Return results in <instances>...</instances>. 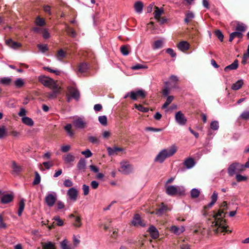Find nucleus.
I'll use <instances>...</instances> for the list:
<instances>
[{
  "mask_svg": "<svg viewBox=\"0 0 249 249\" xmlns=\"http://www.w3.org/2000/svg\"><path fill=\"white\" fill-rule=\"evenodd\" d=\"M98 120L100 123L104 126H106L107 124V118L105 115L99 116Z\"/></svg>",
  "mask_w": 249,
  "mask_h": 249,
  "instance_id": "obj_40",
  "label": "nucleus"
},
{
  "mask_svg": "<svg viewBox=\"0 0 249 249\" xmlns=\"http://www.w3.org/2000/svg\"><path fill=\"white\" fill-rule=\"evenodd\" d=\"M53 219L56 222V225L58 226H62L63 225V221L60 219L59 216H55Z\"/></svg>",
  "mask_w": 249,
  "mask_h": 249,
  "instance_id": "obj_53",
  "label": "nucleus"
},
{
  "mask_svg": "<svg viewBox=\"0 0 249 249\" xmlns=\"http://www.w3.org/2000/svg\"><path fill=\"white\" fill-rule=\"evenodd\" d=\"M14 199V195L12 194L4 195L1 198V202L3 204H7L12 202Z\"/></svg>",
  "mask_w": 249,
  "mask_h": 249,
  "instance_id": "obj_18",
  "label": "nucleus"
},
{
  "mask_svg": "<svg viewBox=\"0 0 249 249\" xmlns=\"http://www.w3.org/2000/svg\"><path fill=\"white\" fill-rule=\"evenodd\" d=\"M88 140L92 143H99V141L97 138L93 136H89L88 138Z\"/></svg>",
  "mask_w": 249,
  "mask_h": 249,
  "instance_id": "obj_55",
  "label": "nucleus"
},
{
  "mask_svg": "<svg viewBox=\"0 0 249 249\" xmlns=\"http://www.w3.org/2000/svg\"><path fill=\"white\" fill-rule=\"evenodd\" d=\"M89 69V64L85 62L80 63L78 66V71L80 73L86 72Z\"/></svg>",
  "mask_w": 249,
  "mask_h": 249,
  "instance_id": "obj_16",
  "label": "nucleus"
},
{
  "mask_svg": "<svg viewBox=\"0 0 249 249\" xmlns=\"http://www.w3.org/2000/svg\"><path fill=\"white\" fill-rule=\"evenodd\" d=\"M22 122L23 124L28 126H33L34 125V121L33 120L28 117H23L21 119Z\"/></svg>",
  "mask_w": 249,
  "mask_h": 249,
  "instance_id": "obj_30",
  "label": "nucleus"
},
{
  "mask_svg": "<svg viewBox=\"0 0 249 249\" xmlns=\"http://www.w3.org/2000/svg\"><path fill=\"white\" fill-rule=\"evenodd\" d=\"M235 178L237 182L246 181L248 179V178L246 176H244L240 174H237Z\"/></svg>",
  "mask_w": 249,
  "mask_h": 249,
  "instance_id": "obj_51",
  "label": "nucleus"
},
{
  "mask_svg": "<svg viewBox=\"0 0 249 249\" xmlns=\"http://www.w3.org/2000/svg\"><path fill=\"white\" fill-rule=\"evenodd\" d=\"M81 154L82 155H85L86 158L90 157L92 155V153L89 149H87L86 150H85L84 151H82L81 152Z\"/></svg>",
  "mask_w": 249,
  "mask_h": 249,
  "instance_id": "obj_61",
  "label": "nucleus"
},
{
  "mask_svg": "<svg viewBox=\"0 0 249 249\" xmlns=\"http://www.w3.org/2000/svg\"><path fill=\"white\" fill-rule=\"evenodd\" d=\"M36 23L37 26H43L45 25V21L44 18L38 16L36 18Z\"/></svg>",
  "mask_w": 249,
  "mask_h": 249,
  "instance_id": "obj_37",
  "label": "nucleus"
},
{
  "mask_svg": "<svg viewBox=\"0 0 249 249\" xmlns=\"http://www.w3.org/2000/svg\"><path fill=\"white\" fill-rule=\"evenodd\" d=\"M82 225L81 218L80 216H77L75 218V222L73 223V225L76 227H80Z\"/></svg>",
  "mask_w": 249,
  "mask_h": 249,
  "instance_id": "obj_48",
  "label": "nucleus"
},
{
  "mask_svg": "<svg viewBox=\"0 0 249 249\" xmlns=\"http://www.w3.org/2000/svg\"><path fill=\"white\" fill-rule=\"evenodd\" d=\"M73 124L78 128H84L86 126V123L81 118H78L73 121Z\"/></svg>",
  "mask_w": 249,
  "mask_h": 249,
  "instance_id": "obj_21",
  "label": "nucleus"
},
{
  "mask_svg": "<svg viewBox=\"0 0 249 249\" xmlns=\"http://www.w3.org/2000/svg\"><path fill=\"white\" fill-rule=\"evenodd\" d=\"M166 52L170 54L172 57H174L176 56V53L171 48H168L166 50Z\"/></svg>",
  "mask_w": 249,
  "mask_h": 249,
  "instance_id": "obj_64",
  "label": "nucleus"
},
{
  "mask_svg": "<svg viewBox=\"0 0 249 249\" xmlns=\"http://www.w3.org/2000/svg\"><path fill=\"white\" fill-rule=\"evenodd\" d=\"M154 18L158 21L160 20L161 15L163 13V9H160L157 6H155Z\"/></svg>",
  "mask_w": 249,
  "mask_h": 249,
  "instance_id": "obj_28",
  "label": "nucleus"
},
{
  "mask_svg": "<svg viewBox=\"0 0 249 249\" xmlns=\"http://www.w3.org/2000/svg\"><path fill=\"white\" fill-rule=\"evenodd\" d=\"M175 119L176 122L181 125H185L187 123V119L181 111H179L176 113Z\"/></svg>",
  "mask_w": 249,
  "mask_h": 249,
  "instance_id": "obj_10",
  "label": "nucleus"
},
{
  "mask_svg": "<svg viewBox=\"0 0 249 249\" xmlns=\"http://www.w3.org/2000/svg\"><path fill=\"white\" fill-rule=\"evenodd\" d=\"M38 81L44 86L51 89H55L58 88V85L52 78L44 75L38 77Z\"/></svg>",
  "mask_w": 249,
  "mask_h": 249,
  "instance_id": "obj_3",
  "label": "nucleus"
},
{
  "mask_svg": "<svg viewBox=\"0 0 249 249\" xmlns=\"http://www.w3.org/2000/svg\"><path fill=\"white\" fill-rule=\"evenodd\" d=\"M215 233H218L219 232H227L231 233V231L227 229V227L225 226V223L223 225L218 226L216 229L213 230Z\"/></svg>",
  "mask_w": 249,
  "mask_h": 249,
  "instance_id": "obj_22",
  "label": "nucleus"
},
{
  "mask_svg": "<svg viewBox=\"0 0 249 249\" xmlns=\"http://www.w3.org/2000/svg\"><path fill=\"white\" fill-rule=\"evenodd\" d=\"M63 184L66 187H70L73 186V182L69 179H65L64 181Z\"/></svg>",
  "mask_w": 249,
  "mask_h": 249,
  "instance_id": "obj_57",
  "label": "nucleus"
},
{
  "mask_svg": "<svg viewBox=\"0 0 249 249\" xmlns=\"http://www.w3.org/2000/svg\"><path fill=\"white\" fill-rule=\"evenodd\" d=\"M238 66V61L237 59H235L232 64L226 66L224 68V71L226 72H228L230 70H236L237 69Z\"/></svg>",
  "mask_w": 249,
  "mask_h": 249,
  "instance_id": "obj_23",
  "label": "nucleus"
},
{
  "mask_svg": "<svg viewBox=\"0 0 249 249\" xmlns=\"http://www.w3.org/2000/svg\"><path fill=\"white\" fill-rule=\"evenodd\" d=\"M214 33L215 36L219 39L221 42L223 41L224 35L220 30H216Z\"/></svg>",
  "mask_w": 249,
  "mask_h": 249,
  "instance_id": "obj_42",
  "label": "nucleus"
},
{
  "mask_svg": "<svg viewBox=\"0 0 249 249\" xmlns=\"http://www.w3.org/2000/svg\"><path fill=\"white\" fill-rule=\"evenodd\" d=\"M166 193L171 196H174L178 194L183 195L185 194V190L182 187L170 185L166 187Z\"/></svg>",
  "mask_w": 249,
  "mask_h": 249,
  "instance_id": "obj_5",
  "label": "nucleus"
},
{
  "mask_svg": "<svg viewBox=\"0 0 249 249\" xmlns=\"http://www.w3.org/2000/svg\"><path fill=\"white\" fill-rule=\"evenodd\" d=\"M213 221H212V226L217 227L218 226L223 225V224L226 223L224 218L226 213L224 212L223 210L220 209L217 213L214 211H213Z\"/></svg>",
  "mask_w": 249,
  "mask_h": 249,
  "instance_id": "obj_2",
  "label": "nucleus"
},
{
  "mask_svg": "<svg viewBox=\"0 0 249 249\" xmlns=\"http://www.w3.org/2000/svg\"><path fill=\"white\" fill-rule=\"evenodd\" d=\"M82 189L84 192V195L87 196L89 193V186L86 184H84L82 186Z\"/></svg>",
  "mask_w": 249,
  "mask_h": 249,
  "instance_id": "obj_63",
  "label": "nucleus"
},
{
  "mask_svg": "<svg viewBox=\"0 0 249 249\" xmlns=\"http://www.w3.org/2000/svg\"><path fill=\"white\" fill-rule=\"evenodd\" d=\"M194 15L191 12H189L185 15V18L184 19V21L186 23H188L190 22L192 19L194 18Z\"/></svg>",
  "mask_w": 249,
  "mask_h": 249,
  "instance_id": "obj_38",
  "label": "nucleus"
},
{
  "mask_svg": "<svg viewBox=\"0 0 249 249\" xmlns=\"http://www.w3.org/2000/svg\"><path fill=\"white\" fill-rule=\"evenodd\" d=\"M218 198V194L217 193L214 191L212 196H211V202L209 203L208 205H205L203 207V215L205 214V211L211 208L214 203L216 202Z\"/></svg>",
  "mask_w": 249,
  "mask_h": 249,
  "instance_id": "obj_11",
  "label": "nucleus"
},
{
  "mask_svg": "<svg viewBox=\"0 0 249 249\" xmlns=\"http://www.w3.org/2000/svg\"><path fill=\"white\" fill-rule=\"evenodd\" d=\"M241 38L242 34L239 32H234L231 33L230 35L229 41L231 42L235 37Z\"/></svg>",
  "mask_w": 249,
  "mask_h": 249,
  "instance_id": "obj_34",
  "label": "nucleus"
},
{
  "mask_svg": "<svg viewBox=\"0 0 249 249\" xmlns=\"http://www.w3.org/2000/svg\"><path fill=\"white\" fill-rule=\"evenodd\" d=\"M75 157L71 153H69L63 156V159L66 163H70L75 160Z\"/></svg>",
  "mask_w": 249,
  "mask_h": 249,
  "instance_id": "obj_27",
  "label": "nucleus"
},
{
  "mask_svg": "<svg viewBox=\"0 0 249 249\" xmlns=\"http://www.w3.org/2000/svg\"><path fill=\"white\" fill-rule=\"evenodd\" d=\"M25 207V202H24V199L23 198H22L20 199L19 202V207L18 209V216H20L24 210Z\"/></svg>",
  "mask_w": 249,
  "mask_h": 249,
  "instance_id": "obj_31",
  "label": "nucleus"
},
{
  "mask_svg": "<svg viewBox=\"0 0 249 249\" xmlns=\"http://www.w3.org/2000/svg\"><path fill=\"white\" fill-rule=\"evenodd\" d=\"M66 31L67 34L71 37H73L76 36V33L72 28H68Z\"/></svg>",
  "mask_w": 249,
  "mask_h": 249,
  "instance_id": "obj_54",
  "label": "nucleus"
},
{
  "mask_svg": "<svg viewBox=\"0 0 249 249\" xmlns=\"http://www.w3.org/2000/svg\"><path fill=\"white\" fill-rule=\"evenodd\" d=\"M240 118L243 120H247L249 119V111H244L240 115Z\"/></svg>",
  "mask_w": 249,
  "mask_h": 249,
  "instance_id": "obj_56",
  "label": "nucleus"
},
{
  "mask_svg": "<svg viewBox=\"0 0 249 249\" xmlns=\"http://www.w3.org/2000/svg\"><path fill=\"white\" fill-rule=\"evenodd\" d=\"M243 84V80H242V79L239 80L235 83L233 84L232 85L231 89L233 90H238L242 87Z\"/></svg>",
  "mask_w": 249,
  "mask_h": 249,
  "instance_id": "obj_32",
  "label": "nucleus"
},
{
  "mask_svg": "<svg viewBox=\"0 0 249 249\" xmlns=\"http://www.w3.org/2000/svg\"><path fill=\"white\" fill-rule=\"evenodd\" d=\"M133 167L127 161H122L120 162V167L119 171L125 175H128L131 173Z\"/></svg>",
  "mask_w": 249,
  "mask_h": 249,
  "instance_id": "obj_6",
  "label": "nucleus"
},
{
  "mask_svg": "<svg viewBox=\"0 0 249 249\" xmlns=\"http://www.w3.org/2000/svg\"><path fill=\"white\" fill-rule=\"evenodd\" d=\"M120 51L124 55H127L129 54V51L127 46H122L120 48Z\"/></svg>",
  "mask_w": 249,
  "mask_h": 249,
  "instance_id": "obj_52",
  "label": "nucleus"
},
{
  "mask_svg": "<svg viewBox=\"0 0 249 249\" xmlns=\"http://www.w3.org/2000/svg\"><path fill=\"white\" fill-rule=\"evenodd\" d=\"M15 85L16 86V87L20 88L24 86V82L22 79L18 78L15 81Z\"/></svg>",
  "mask_w": 249,
  "mask_h": 249,
  "instance_id": "obj_46",
  "label": "nucleus"
},
{
  "mask_svg": "<svg viewBox=\"0 0 249 249\" xmlns=\"http://www.w3.org/2000/svg\"><path fill=\"white\" fill-rule=\"evenodd\" d=\"M107 149L109 156H112L115 154H117L118 152L122 151L123 150L122 148L118 147H108L107 148Z\"/></svg>",
  "mask_w": 249,
  "mask_h": 249,
  "instance_id": "obj_20",
  "label": "nucleus"
},
{
  "mask_svg": "<svg viewBox=\"0 0 249 249\" xmlns=\"http://www.w3.org/2000/svg\"><path fill=\"white\" fill-rule=\"evenodd\" d=\"M161 206L157 208L155 211L151 213V214H155L158 216L161 215L167 211L168 208L166 206L164 205L163 203L161 204Z\"/></svg>",
  "mask_w": 249,
  "mask_h": 249,
  "instance_id": "obj_12",
  "label": "nucleus"
},
{
  "mask_svg": "<svg viewBox=\"0 0 249 249\" xmlns=\"http://www.w3.org/2000/svg\"><path fill=\"white\" fill-rule=\"evenodd\" d=\"M56 197L52 194H48L45 198V202L49 207H52L56 201Z\"/></svg>",
  "mask_w": 249,
  "mask_h": 249,
  "instance_id": "obj_14",
  "label": "nucleus"
},
{
  "mask_svg": "<svg viewBox=\"0 0 249 249\" xmlns=\"http://www.w3.org/2000/svg\"><path fill=\"white\" fill-rule=\"evenodd\" d=\"M7 227L6 224L3 221V216L0 214V229H5Z\"/></svg>",
  "mask_w": 249,
  "mask_h": 249,
  "instance_id": "obj_58",
  "label": "nucleus"
},
{
  "mask_svg": "<svg viewBox=\"0 0 249 249\" xmlns=\"http://www.w3.org/2000/svg\"><path fill=\"white\" fill-rule=\"evenodd\" d=\"M41 180V177L39 173L37 171L35 172V178L33 182L34 185H38L40 183Z\"/></svg>",
  "mask_w": 249,
  "mask_h": 249,
  "instance_id": "obj_35",
  "label": "nucleus"
},
{
  "mask_svg": "<svg viewBox=\"0 0 249 249\" xmlns=\"http://www.w3.org/2000/svg\"><path fill=\"white\" fill-rule=\"evenodd\" d=\"M243 164L239 162H234L231 164L228 168V173L230 176H233L235 174L245 171Z\"/></svg>",
  "mask_w": 249,
  "mask_h": 249,
  "instance_id": "obj_4",
  "label": "nucleus"
},
{
  "mask_svg": "<svg viewBox=\"0 0 249 249\" xmlns=\"http://www.w3.org/2000/svg\"><path fill=\"white\" fill-rule=\"evenodd\" d=\"M247 29V26L243 23H238L236 26V30L239 32H244Z\"/></svg>",
  "mask_w": 249,
  "mask_h": 249,
  "instance_id": "obj_39",
  "label": "nucleus"
},
{
  "mask_svg": "<svg viewBox=\"0 0 249 249\" xmlns=\"http://www.w3.org/2000/svg\"><path fill=\"white\" fill-rule=\"evenodd\" d=\"M178 148L175 145H172L171 147L162 150L156 156L155 161L162 163L167 158L174 155L177 151Z\"/></svg>",
  "mask_w": 249,
  "mask_h": 249,
  "instance_id": "obj_1",
  "label": "nucleus"
},
{
  "mask_svg": "<svg viewBox=\"0 0 249 249\" xmlns=\"http://www.w3.org/2000/svg\"><path fill=\"white\" fill-rule=\"evenodd\" d=\"M5 43L6 45L13 49H18L21 46V43L16 42L11 38L6 40Z\"/></svg>",
  "mask_w": 249,
  "mask_h": 249,
  "instance_id": "obj_15",
  "label": "nucleus"
},
{
  "mask_svg": "<svg viewBox=\"0 0 249 249\" xmlns=\"http://www.w3.org/2000/svg\"><path fill=\"white\" fill-rule=\"evenodd\" d=\"M147 231L149 233L151 237L154 239H157L159 237V232L158 230L153 225L150 226L149 227Z\"/></svg>",
  "mask_w": 249,
  "mask_h": 249,
  "instance_id": "obj_13",
  "label": "nucleus"
},
{
  "mask_svg": "<svg viewBox=\"0 0 249 249\" xmlns=\"http://www.w3.org/2000/svg\"><path fill=\"white\" fill-rule=\"evenodd\" d=\"M170 231L174 234H179V228L176 226H172L171 227Z\"/></svg>",
  "mask_w": 249,
  "mask_h": 249,
  "instance_id": "obj_60",
  "label": "nucleus"
},
{
  "mask_svg": "<svg viewBox=\"0 0 249 249\" xmlns=\"http://www.w3.org/2000/svg\"><path fill=\"white\" fill-rule=\"evenodd\" d=\"M67 90V94H69L70 96L75 100L78 101L79 100L80 98V92L76 88L69 86L68 87Z\"/></svg>",
  "mask_w": 249,
  "mask_h": 249,
  "instance_id": "obj_9",
  "label": "nucleus"
},
{
  "mask_svg": "<svg viewBox=\"0 0 249 249\" xmlns=\"http://www.w3.org/2000/svg\"><path fill=\"white\" fill-rule=\"evenodd\" d=\"M183 163L187 168L190 169L195 165V162L193 159L189 158L187 159Z\"/></svg>",
  "mask_w": 249,
  "mask_h": 249,
  "instance_id": "obj_25",
  "label": "nucleus"
},
{
  "mask_svg": "<svg viewBox=\"0 0 249 249\" xmlns=\"http://www.w3.org/2000/svg\"><path fill=\"white\" fill-rule=\"evenodd\" d=\"M8 135L4 126H0V139L3 138L4 136Z\"/></svg>",
  "mask_w": 249,
  "mask_h": 249,
  "instance_id": "obj_36",
  "label": "nucleus"
},
{
  "mask_svg": "<svg viewBox=\"0 0 249 249\" xmlns=\"http://www.w3.org/2000/svg\"><path fill=\"white\" fill-rule=\"evenodd\" d=\"M66 53L62 49L60 50L56 54V56L58 60H61L66 56Z\"/></svg>",
  "mask_w": 249,
  "mask_h": 249,
  "instance_id": "obj_45",
  "label": "nucleus"
},
{
  "mask_svg": "<svg viewBox=\"0 0 249 249\" xmlns=\"http://www.w3.org/2000/svg\"><path fill=\"white\" fill-rule=\"evenodd\" d=\"M177 47L178 49L180 51L185 52L189 49L190 45L188 42L185 41H182L178 44Z\"/></svg>",
  "mask_w": 249,
  "mask_h": 249,
  "instance_id": "obj_19",
  "label": "nucleus"
},
{
  "mask_svg": "<svg viewBox=\"0 0 249 249\" xmlns=\"http://www.w3.org/2000/svg\"><path fill=\"white\" fill-rule=\"evenodd\" d=\"M53 92L48 93V97L49 98H55L56 97V94L60 92V87L58 86V88L55 89H52Z\"/></svg>",
  "mask_w": 249,
  "mask_h": 249,
  "instance_id": "obj_33",
  "label": "nucleus"
},
{
  "mask_svg": "<svg viewBox=\"0 0 249 249\" xmlns=\"http://www.w3.org/2000/svg\"><path fill=\"white\" fill-rule=\"evenodd\" d=\"M54 245L51 242L42 244V249H54Z\"/></svg>",
  "mask_w": 249,
  "mask_h": 249,
  "instance_id": "obj_41",
  "label": "nucleus"
},
{
  "mask_svg": "<svg viewBox=\"0 0 249 249\" xmlns=\"http://www.w3.org/2000/svg\"><path fill=\"white\" fill-rule=\"evenodd\" d=\"M210 128L211 129L213 130H216L219 128L218 123L216 121H214L211 122L210 124Z\"/></svg>",
  "mask_w": 249,
  "mask_h": 249,
  "instance_id": "obj_49",
  "label": "nucleus"
},
{
  "mask_svg": "<svg viewBox=\"0 0 249 249\" xmlns=\"http://www.w3.org/2000/svg\"><path fill=\"white\" fill-rule=\"evenodd\" d=\"M132 224L134 226H143L144 225L142 223V221L141 220V217L139 214H136L134 216L133 220L132 221Z\"/></svg>",
  "mask_w": 249,
  "mask_h": 249,
  "instance_id": "obj_26",
  "label": "nucleus"
},
{
  "mask_svg": "<svg viewBox=\"0 0 249 249\" xmlns=\"http://www.w3.org/2000/svg\"><path fill=\"white\" fill-rule=\"evenodd\" d=\"M77 167L79 170L84 171L86 168L85 160L83 158H81L77 163Z\"/></svg>",
  "mask_w": 249,
  "mask_h": 249,
  "instance_id": "obj_29",
  "label": "nucleus"
},
{
  "mask_svg": "<svg viewBox=\"0 0 249 249\" xmlns=\"http://www.w3.org/2000/svg\"><path fill=\"white\" fill-rule=\"evenodd\" d=\"M38 49L43 53H45L48 50L47 47L46 45L38 44Z\"/></svg>",
  "mask_w": 249,
  "mask_h": 249,
  "instance_id": "obj_62",
  "label": "nucleus"
},
{
  "mask_svg": "<svg viewBox=\"0 0 249 249\" xmlns=\"http://www.w3.org/2000/svg\"><path fill=\"white\" fill-rule=\"evenodd\" d=\"M65 129L69 134L70 136H72L73 135V132L71 130V124H68L65 126Z\"/></svg>",
  "mask_w": 249,
  "mask_h": 249,
  "instance_id": "obj_50",
  "label": "nucleus"
},
{
  "mask_svg": "<svg viewBox=\"0 0 249 249\" xmlns=\"http://www.w3.org/2000/svg\"><path fill=\"white\" fill-rule=\"evenodd\" d=\"M134 7L137 13L141 14L142 13L143 8V3L141 1H138L134 3Z\"/></svg>",
  "mask_w": 249,
  "mask_h": 249,
  "instance_id": "obj_24",
  "label": "nucleus"
},
{
  "mask_svg": "<svg viewBox=\"0 0 249 249\" xmlns=\"http://www.w3.org/2000/svg\"><path fill=\"white\" fill-rule=\"evenodd\" d=\"M146 96V92L145 91L140 89L136 92L132 91L130 93V98L133 100H136L138 98L144 99Z\"/></svg>",
  "mask_w": 249,
  "mask_h": 249,
  "instance_id": "obj_8",
  "label": "nucleus"
},
{
  "mask_svg": "<svg viewBox=\"0 0 249 249\" xmlns=\"http://www.w3.org/2000/svg\"><path fill=\"white\" fill-rule=\"evenodd\" d=\"M162 46V41L160 40H158L154 43V48L159 49Z\"/></svg>",
  "mask_w": 249,
  "mask_h": 249,
  "instance_id": "obj_59",
  "label": "nucleus"
},
{
  "mask_svg": "<svg viewBox=\"0 0 249 249\" xmlns=\"http://www.w3.org/2000/svg\"><path fill=\"white\" fill-rule=\"evenodd\" d=\"M12 81L11 78L9 77H3L0 80V82L1 84L4 85H9L11 83Z\"/></svg>",
  "mask_w": 249,
  "mask_h": 249,
  "instance_id": "obj_47",
  "label": "nucleus"
},
{
  "mask_svg": "<svg viewBox=\"0 0 249 249\" xmlns=\"http://www.w3.org/2000/svg\"><path fill=\"white\" fill-rule=\"evenodd\" d=\"M200 195V191L196 189H193L191 191V196L193 198L198 197Z\"/></svg>",
  "mask_w": 249,
  "mask_h": 249,
  "instance_id": "obj_43",
  "label": "nucleus"
},
{
  "mask_svg": "<svg viewBox=\"0 0 249 249\" xmlns=\"http://www.w3.org/2000/svg\"><path fill=\"white\" fill-rule=\"evenodd\" d=\"M135 107L136 109H137L138 110L142 111V112H147L148 111L149 109L147 107H145L143 106H142V105H135Z\"/></svg>",
  "mask_w": 249,
  "mask_h": 249,
  "instance_id": "obj_44",
  "label": "nucleus"
},
{
  "mask_svg": "<svg viewBox=\"0 0 249 249\" xmlns=\"http://www.w3.org/2000/svg\"><path fill=\"white\" fill-rule=\"evenodd\" d=\"M12 168L11 174L14 176H19L21 172L23 171V167L18 165L15 161H12L11 166Z\"/></svg>",
  "mask_w": 249,
  "mask_h": 249,
  "instance_id": "obj_7",
  "label": "nucleus"
},
{
  "mask_svg": "<svg viewBox=\"0 0 249 249\" xmlns=\"http://www.w3.org/2000/svg\"><path fill=\"white\" fill-rule=\"evenodd\" d=\"M67 195L71 200L75 201L77 197L78 192L74 188H71L68 191Z\"/></svg>",
  "mask_w": 249,
  "mask_h": 249,
  "instance_id": "obj_17",
  "label": "nucleus"
}]
</instances>
